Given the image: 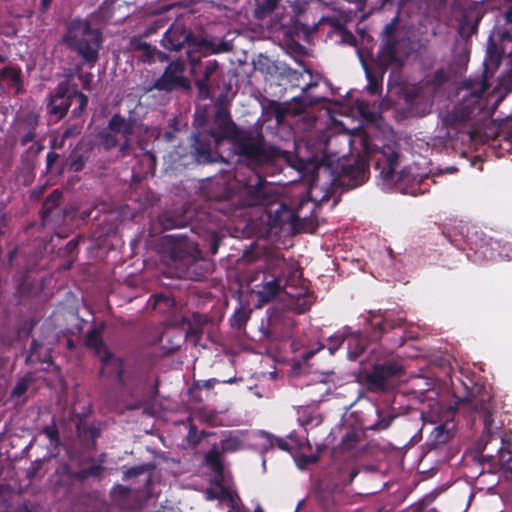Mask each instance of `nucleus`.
Instances as JSON below:
<instances>
[{
  "instance_id": "obj_1",
  "label": "nucleus",
  "mask_w": 512,
  "mask_h": 512,
  "mask_svg": "<svg viewBox=\"0 0 512 512\" xmlns=\"http://www.w3.org/2000/svg\"><path fill=\"white\" fill-rule=\"evenodd\" d=\"M358 140L361 142L364 156L359 157L353 166L343 168L344 175L352 182L351 187H357L366 180L367 162L372 160L380 171L385 188L394 187L398 192L412 196L427 191V184L424 182L427 174L420 172L417 165H410L398 173L395 172L398 165V154L394 146L385 145L378 149V145L372 143V140L364 136L362 132H357L354 135L353 142Z\"/></svg>"
},
{
  "instance_id": "obj_2",
  "label": "nucleus",
  "mask_w": 512,
  "mask_h": 512,
  "mask_svg": "<svg viewBox=\"0 0 512 512\" xmlns=\"http://www.w3.org/2000/svg\"><path fill=\"white\" fill-rule=\"evenodd\" d=\"M123 480L126 485H116L111 491L112 502L121 509H137L159 493V472L150 463L128 469Z\"/></svg>"
},
{
  "instance_id": "obj_3",
  "label": "nucleus",
  "mask_w": 512,
  "mask_h": 512,
  "mask_svg": "<svg viewBox=\"0 0 512 512\" xmlns=\"http://www.w3.org/2000/svg\"><path fill=\"white\" fill-rule=\"evenodd\" d=\"M215 122L218 128L211 135L215 146H220L221 142L227 139L236 154L246 157L253 163L259 164L268 158L262 137L238 130L224 109L216 113Z\"/></svg>"
},
{
  "instance_id": "obj_4",
  "label": "nucleus",
  "mask_w": 512,
  "mask_h": 512,
  "mask_svg": "<svg viewBox=\"0 0 512 512\" xmlns=\"http://www.w3.org/2000/svg\"><path fill=\"white\" fill-rule=\"evenodd\" d=\"M206 463L215 472L213 486L206 491L208 500H218L220 505L229 508L227 512H246L241 504V500L230 485V478L223 471L222 454L218 448L213 447L205 457ZM254 512H263L261 507H257Z\"/></svg>"
},
{
  "instance_id": "obj_5",
  "label": "nucleus",
  "mask_w": 512,
  "mask_h": 512,
  "mask_svg": "<svg viewBox=\"0 0 512 512\" xmlns=\"http://www.w3.org/2000/svg\"><path fill=\"white\" fill-rule=\"evenodd\" d=\"M487 88L488 86L483 80L477 81L472 86L460 88L458 94L461 98V103L452 112H448L443 116V122L446 125L455 126L475 118L487 105L484 99V93Z\"/></svg>"
},
{
  "instance_id": "obj_6",
  "label": "nucleus",
  "mask_w": 512,
  "mask_h": 512,
  "mask_svg": "<svg viewBox=\"0 0 512 512\" xmlns=\"http://www.w3.org/2000/svg\"><path fill=\"white\" fill-rule=\"evenodd\" d=\"M65 42L87 62L94 64L98 59L101 37L85 20H74L65 35Z\"/></svg>"
},
{
  "instance_id": "obj_7",
  "label": "nucleus",
  "mask_w": 512,
  "mask_h": 512,
  "mask_svg": "<svg viewBox=\"0 0 512 512\" xmlns=\"http://www.w3.org/2000/svg\"><path fill=\"white\" fill-rule=\"evenodd\" d=\"M273 279L268 281L259 296L264 301H269L284 288L294 289L300 283V271L289 265L282 258H275L270 266Z\"/></svg>"
},
{
  "instance_id": "obj_8",
  "label": "nucleus",
  "mask_w": 512,
  "mask_h": 512,
  "mask_svg": "<svg viewBox=\"0 0 512 512\" xmlns=\"http://www.w3.org/2000/svg\"><path fill=\"white\" fill-rule=\"evenodd\" d=\"M86 345L94 350L102 363L101 374L105 377H116L120 383H124L122 373L123 366L119 358L112 355L104 346L100 332L93 330L86 337Z\"/></svg>"
},
{
  "instance_id": "obj_9",
  "label": "nucleus",
  "mask_w": 512,
  "mask_h": 512,
  "mask_svg": "<svg viewBox=\"0 0 512 512\" xmlns=\"http://www.w3.org/2000/svg\"><path fill=\"white\" fill-rule=\"evenodd\" d=\"M136 129L135 124L116 115L110 120L108 130L102 134L104 145L108 149L118 146L123 152L133 142Z\"/></svg>"
},
{
  "instance_id": "obj_10",
  "label": "nucleus",
  "mask_w": 512,
  "mask_h": 512,
  "mask_svg": "<svg viewBox=\"0 0 512 512\" xmlns=\"http://www.w3.org/2000/svg\"><path fill=\"white\" fill-rule=\"evenodd\" d=\"M241 195L243 205L246 206L269 205L277 199L273 188L257 174L249 179V182L243 187Z\"/></svg>"
},
{
  "instance_id": "obj_11",
  "label": "nucleus",
  "mask_w": 512,
  "mask_h": 512,
  "mask_svg": "<svg viewBox=\"0 0 512 512\" xmlns=\"http://www.w3.org/2000/svg\"><path fill=\"white\" fill-rule=\"evenodd\" d=\"M401 371V365L388 361L382 365H376L373 371L365 375V380L371 390L386 389L389 386L390 378L398 375Z\"/></svg>"
},
{
  "instance_id": "obj_12",
  "label": "nucleus",
  "mask_w": 512,
  "mask_h": 512,
  "mask_svg": "<svg viewBox=\"0 0 512 512\" xmlns=\"http://www.w3.org/2000/svg\"><path fill=\"white\" fill-rule=\"evenodd\" d=\"M474 259L475 262L483 260L507 259L512 260V245L507 244L500 246L497 241L492 239L482 241L480 244L475 243Z\"/></svg>"
},
{
  "instance_id": "obj_13",
  "label": "nucleus",
  "mask_w": 512,
  "mask_h": 512,
  "mask_svg": "<svg viewBox=\"0 0 512 512\" xmlns=\"http://www.w3.org/2000/svg\"><path fill=\"white\" fill-rule=\"evenodd\" d=\"M183 72L184 65L182 62L177 61L170 63L163 76L156 82V87L166 91L186 87L187 81L183 76Z\"/></svg>"
},
{
  "instance_id": "obj_14",
  "label": "nucleus",
  "mask_w": 512,
  "mask_h": 512,
  "mask_svg": "<svg viewBox=\"0 0 512 512\" xmlns=\"http://www.w3.org/2000/svg\"><path fill=\"white\" fill-rule=\"evenodd\" d=\"M251 440V432L245 430L230 431L221 440L224 452H236L245 449Z\"/></svg>"
},
{
  "instance_id": "obj_15",
  "label": "nucleus",
  "mask_w": 512,
  "mask_h": 512,
  "mask_svg": "<svg viewBox=\"0 0 512 512\" xmlns=\"http://www.w3.org/2000/svg\"><path fill=\"white\" fill-rule=\"evenodd\" d=\"M71 104V96L67 95L64 88L60 86L57 92L50 97L48 110L51 114L61 118L66 114Z\"/></svg>"
},
{
  "instance_id": "obj_16",
  "label": "nucleus",
  "mask_w": 512,
  "mask_h": 512,
  "mask_svg": "<svg viewBox=\"0 0 512 512\" xmlns=\"http://www.w3.org/2000/svg\"><path fill=\"white\" fill-rule=\"evenodd\" d=\"M331 377L332 373H327L312 386L311 393L314 395L312 402L322 401L323 396L332 390L330 382H334V380Z\"/></svg>"
},
{
  "instance_id": "obj_17",
  "label": "nucleus",
  "mask_w": 512,
  "mask_h": 512,
  "mask_svg": "<svg viewBox=\"0 0 512 512\" xmlns=\"http://www.w3.org/2000/svg\"><path fill=\"white\" fill-rule=\"evenodd\" d=\"M185 39L186 36L183 33H180L178 30L171 29L164 34L161 43L164 48L177 51L182 48Z\"/></svg>"
},
{
  "instance_id": "obj_18",
  "label": "nucleus",
  "mask_w": 512,
  "mask_h": 512,
  "mask_svg": "<svg viewBox=\"0 0 512 512\" xmlns=\"http://www.w3.org/2000/svg\"><path fill=\"white\" fill-rule=\"evenodd\" d=\"M348 346V357L356 359L365 348V340L359 333H349L346 336Z\"/></svg>"
},
{
  "instance_id": "obj_19",
  "label": "nucleus",
  "mask_w": 512,
  "mask_h": 512,
  "mask_svg": "<svg viewBox=\"0 0 512 512\" xmlns=\"http://www.w3.org/2000/svg\"><path fill=\"white\" fill-rule=\"evenodd\" d=\"M274 441L275 439L273 436L264 431L251 432L250 443H253L262 452L272 448L274 446Z\"/></svg>"
},
{
  "instance_id": "obj_20",
  "label": "nucleus",
  "mask_w": 512,
  "mask_h": 512,
  "mask_svg": "<svg viewBox=\"0 0 512 512\" xmlns=\"http://www.w3.org/2000/svg\"><path fill=\"white\" fill-rule=\"evenodd\" d=\"M279 0H256L254 15L257 19H263L270 15L278 6Z\"/></svg>"
},
{
  "instance_id": "obj_21",
  "label": "nucleus",
  "mask_w": 512,
  "mask_h": 512,
  "mask_svg": "<svg viewBox=\"0 0 512 512\" xmlns=\"http://www.w3.org/2000/svg\"><path fill=\"white\" fill-rule=\"evenodd\" d=\"M194 148L197 153L198 161H200V162L214 161V158L211 155L210 146L202 145L200 143L199 136L194 137Z\"/></svg>"
},
{
  "instance_id": "obj_22",
  "label": "nucleus",
  "mask_w": 512,
  "mask_h": 512,
  "mask_svg": "<svg viewBox=\"0 0 512 512\" xmlns=\"http://www.w3.org/2000/svg\"><path fill=\"white\" fill-rule=\"evenodd\" d=\"M346 336V332H337L329 337L327 348L330 354H334L339 349L344 340H346Z\"/></svg>"
},
{
  "instance_id": "obj_23",
  "label": "nucleus",
  "mask_w": 512,
  "mask_h": 512,
  "mask_svg": "<svg viewBox=\"0 0 512 512\" xmlns=\"http://www.w3.org/2000/svg\"><path fill=\"white\" fill-rule=\"evenodd\" d=\"M73 102H76L78 104V106L74 108L73 113L75 115H79L87 106L88 98L83 93L74 92L73 96H71V103Z\"/></svg>"
},
{
  "instance_id": "obj_24",
  "label": "nucleus",
  "mask_w": 512,
  "mask_h": 512,
  "mask_svg": "<svg viewBox=\"0 0 512 512\" xmlns=\"http://www.w3.org/2000/svg\"><path fill=\"white\" fill-rule=\"evenodd\" d=\"M434 440L437 444L445 443L449 438V431L444 425H439L433 430Z\"/></svg>"
},
{
  "instance_id": "obj_25",
  "label": "nucleus",
  "mask_w": 512,
  "mask_h": 512,
  "mask_svg": "<svg viewBox=\"0 0 512 512\" xmlns=\"http://www.w3.org/2000/svg\"><path fill=\"white\" fill-rule=\"evenodd\" d=\"M29 382V376H26L22 378L20 381H18L12 392L13 397L22 396L27 391Z\"/></svg>"
},
{
  "instance_id": "obj_26",
  "label": "nucleus",
  "mask_w": 512,
  "mask_h": 512,
  "mask_svg": "<svg viewBox=\"0 0 512 512\" xmlns=\"http://www.w3.org/2000/svg\"><path fill=\"white\" fill-rule=\"evenodd\" d=\"M371 325L373 328H375L379 332L384 331L385 326H387V325L392 326V324H390V322H388V320L386 318H384V316L381 314L373 315Z\"/></svg>"
},
{
  "instance_id": "obj_27",
  "label": "nucleus",
  "mask_w": 512,
  "mask_h": 512,
  "mask_svg": "<svg viewBox=\"0 0 512 512\" xmlns=\"http://www.w3.org/2000/svg\"><path fill=\"white\" fill-rule=\"evenodd\" d=\"M440 411H441V406L438 403H436L432 406L431 413L427 416L423 414L422 417H423L424 421H428L430 423H435L437 421L442 420Z\"/></svg>"
},
{
  "instance_id": "obj_28",
  "label": "nucleus",
  "mask_w": 512,
  "mask_h": 512,
  "mask_svg": "<svg viewBox=\"0 0 512 512\" xmlns=\"http://www.w3.org/2000/svg\"><path fill=\"white\" fill-rule=\"evenodd\" d=\"M2 76L4 79L10 80L15 85H18L20 80V73L14 68H4L2 70Z\"/></svg>"
},
{
  "instance_id": "obj_29",
  "label": "nucleus",
  "mask_w": 512,
  "mask_h": 512,
  "mask_svg": "<svg viewBox=\"0 0 512 512\" xmlns=\"http://www.w3.org/2000/svg\"><path fill=\"white\" fill-rule=\"evenodd\" d=\"M364 69L366 72L367 79L369 81L367 89L371 94H377L379 91V83L376 78L372 76V74L368 71L367 67L364 65Z\"/></svg>"
},
{
  "instance_id": "obj_30",
  "label": "nucleus",
  "mask_w": 512,
  "mask_h": 512,
  "mask_svg": "<svg viewBox=\"0 0 512 512\" xmlns=\"http://www.w3.org/2000/svg\"><path fill=\"white\" fill-rule=\"evenodd\" d=\"M307 205V206H310V211H312L315 207V204L310 202L309 200H302L299 207L297 208V210L295 211V214H294V219L295 220H304V219H307V215L302 213V209L303 207Z\"/></svg>"
},
{
  "instance_id": "obj_31",
  "label": "nucleus",
  "mask_w": 512,
  "mask_h": 512,
  "mask_svg": "<svg viewBox=\"0 0 512 512\" xmlns=\"http://www.w3.org/2000/svg\"><path fill=\"white\" fill-rule=\"evenodd\" d=\"M246 318H247V316H246L245 311L239 310L232 317L231 324H232V326H236V327L240 328L242 326V324L246 321Z\"/></svg>"
},
{
  "instance_id": "obj_32",
  "label": "nucleus",
  "mask_w": 512,
  "mask_h": 512,
  "mask_svg": "<svg viewBox=\"0 0 512 512\" xmlns=\"http://www.w3.org/2000/svg\"><path fill=\"white\" fill-rule=\"evenodd\" d=\"M144 51L147 54L148 61H153L155 56H157L160 60H163V54L161 52H156V50L150 46H145Z\"/></svg>"
},
{
  "instance_id": "obj_33",
  "label": "nucleus",
  "mask_w": 512,
  "mask_h": 512,
  "mask_svg": "<svg viewBox=\"0 0 512 512\" xmlns=\"http://www.w3.org/2000/svg\"><path fill=\"white\" fill-rule=\"evenodd\" d=\"M81 131V127L80 126H77V125H74L68 129L65 130V132L63 133V140L69 138V137H72V136H75V135H78Z\"/></svg>"
},
{
  "instance_id": "obj_34",
  "label": "nucleus",
  "mask_w": 512,
  "mask_h": 512,
  "mask_svg": "<svg viewBox=\"0 0 512 512\" xmlns=\"http://www.w3.org/2000/svg\"><path fill=\"white\" fill-rule=\"evenodd\" d=\"M44 433L50 439L51 443H57L58 436H57L56 430H54L52 428H46L44 430Z\"/></svg>"
},
{
  "instance_id": "obj_35",
  "label": "nucleus",
  "mask_w": 512,
  "mask_h": 512,
  "mask_svg": "<svg viewBox=\"0 0 512 512\" xmlns=\"http://www.w3.org/2000/svg\"><path fill=\"white\" fill-rule=\"evenodd\" d=\"M323 347H324V346H323L322 344H318V346H317V348H316V349H312V350H309V351L304 352V353L302 354V358H303L305 361H306V360H308L309 358H311V357H312V355H313L316 351H318V350L322 349Z\"/></svg>"
},
{
  "instance_id": "obj_36",
  "label": "nucleus",
  "mask_w": 512,
  "mask_h": 512,
  "mask_svg": "<svg viewBox=\"0 0 512 512\" xmlns=\"http://www.w3.org/2000/svg\"><path fill=\"white\" fill-rule=\"evenodd\" d=\"M228 49H229V47H228L227 43H221L212 48V53L225 52V51H228Z\"/></svg>"
},
{
  "instance_id": "obj_37",
  "label": "nucleus",
  "mask_w": 512,
  "mask_h": 512,
  "mask_svg": "<svg viewBox=\"0 0 512 512\" xmlns=\"http://www.w3.org/2000/svg\"><path fill=\"white\" fill-rule=\"evenodd\" d=\"M274 445H277L283 451L289 450L287 442L283 439H275Z\"/></svg>"
},
{
  "instance_id": "obj_38",
  "label": "nucleus",
  "mask_w": 512,
  "mask_h": 512,
  "mask_svg": "<svg viewBox=\"0 0 512 512\" xmlns=\"http://www.w3.org/2000/svg\"><path fill=\"white\" fill-rule=\"evenodd\" d=\"M92 78H93V76L91 74H89V73L80 76V79L82 80V83H83L84 87L88 86V84L92 81Z\"/></svg>"
},
{
  "instance_id": "obj_39",
  "label": "nucleus",
  "mask_w": 512,
  "mask_h": 512,
  "mask_svg": "<svg viewBox=\"0 0 512 512\" xmlns=\"http://www.w3.org/2000/svg\"><path fill=\"white\" fill-rule=\"evenodd\" d=\"M60 193L55 190L52 194H51V199H49L47 202H46V206L49 205L50 201H53V205L55 204V202L60 198Z\"/></svg>"
},
{
  "instance_id": "obj_40",
  "label": "nucleus",
  "mask_w": 512,
  "mask_h": 512,
  "mask_svg": "<svg viewBox=\"0 0 512 512\" xmlns=\"http://www.w3.org/2000/svg\"><path fill=\"white\" fill-rule=\"evenodd\" d=\"M351 437H352L351 435H346V436L343 438V440H342V444H343V447H344V448H348V449H349V448H351V447H352V444L348 443V441H350Z\"/></svg>"
},
{
  "instance_id": "obj_41",
  "label": "nucleus",
  "mask_w": 512,
  "mask_h": 512,
  "mask_svg": "<svg viewBox=\"0 0 512 512\" xmlns=\"http://www.w3.org/2000/svg\"><path fill=\"white\" fill-rule=\"evenodd\" d=\"M216 67H217V64L215 62L209 64L206 67V76L208 77L216 69Z\"/></svg>"
},
{
  "instance_id": "obj_42",
  "label": "nucleus",
  "mask_w": 512,
  "mask_h": 512,
  "mask_svg": "<svg viewBox=\"0 0 512 512\" xmlns=\"http://www.w3.org/2000/svg\"><path fill=\"white\" fill-rule=\"evenodd\" d=\"M391 420H392V419L390 418V419H389V420H387V421H381V422H379V423L377 424V427H378L379 429H385V428H387V427L390 425Z\"/></svg>"
},
{
  "instance_id": "obj_43",
  "label": "nucleus",
  "mask_w": 512,
  "mask_h": 512,
  "mask_svg": "<svg viewBox=\"0 0 512 512\" xmlns=\"http://www.w3.org/2000/svg\"><path fill=\"white\" fill-rule=\"evenodd\" d=\"M37 345H38V344H37L36 342H34V343H33V346H32V348H31V353H30V355L28 356V360H29V361H33V360H34V352H35V350H36V348H37Z\"/></svg>"
},
{
  "instance_id": "obj_44",
  "label": "nucleus",
  "mask_w": 512,
  "mask_h": 512,
  "mask_svg": "<svg viewBox=\"0 0 512 512\" xmlns=\"http://www.w3.org/2000/svg\"><path fill=\"white\" fill-rule=\"evenodd\" d=\"M309 306H310V302H307L305 300L304 303L299 307V311L304 312L306 309H308Z\"/></svg>"
},
{
  "instance_id": "obj_45",
  "label": "nucleus",
  "mask_w": 512,
  "mask_h": 512,
  "mask_svg": "<svg viewBox=\"0 0 512 512\" xmlns=\"http://www.w3.org/2000/svg\"><path fill=\"white\" fill-rule=\"evenodd\" d=\"M286 294L291 298H298L300 293H293L292 291H286Z\"/></svg>"
},
{
  "instance_id": "obj_46",
  "label": "nucleus",
  "mask_w": 512,
  "mask_h": 512,
  "mask_svg": "<svg viewBox=\"0 0 512 512\" xmlns=\"http://www.w3.org/2000/svg\"><path fill=\"white\" fill-rule=\"evenodd\" d=\"M33 139V135L31 133H28L24 139H23V142H28V141H31Z\"/></svg>"
},
{
  "instance_id": "obj_47",
  "label": "nucleus",
  "mask_w": 512,
  "mask_h": 512,
  "mask_svg": "<svg viewBox=\"0 0 512 512\" xmlns=\"http://www.w3.org/2000/svg\"><path fill=\"white\" fill-rule=\"evenodd\" d=\"M392 29H393V25H392V24H389V25H387V26L385 27V32H386V33H390Z\"/></svg>"
},
{
  "instance_id": "obj_48",
  "label": "nucleus",
  "mask_w": 512,
  "mask_h": 512,
  "mask_svg": "<svg viewBox=\"0 0 512 512\" xmlns=\"http://www.w3.org/2000/svg\"><path fill=\"white\" fill-rule=\"evenodd\" d=\"M494 135H495V131H494V130H492V131H491V132H489V133L485 132V137H486V138L492 137V136H494Z\"/></svg>"
},
{
  "instance_id": "obj_49",
  "label": "nucleus",
  "mask_w": 512,
  "mask_h": 512,
  "mask_svg": "<svg viewBox=\"0 0 512 512\" xmlns=\"http://www.w3.org/2000/svg\"><path fill=\"white\" fill-rule=\"evenodd\" d=\"M51 0H42V4L44 7H47L49 5Z\"/></svg>"
},
{
  "instance_id": "obj_50",
  "label": "nucleus",
  "mask_w": 512,
  "mask_h": 512,
  "mask_svg": "<svg viewBox=\"0 0 512 512\" xmlns=\"http://www.w3.org/2000/svg\"><path fill=\"white\" fill-rule=\"evenodd\" d=\"M210 422L213 424V425H216L218 424L217 420L213 417L212 419H210Z\"/></svg>"
},
{
  "instance_id": "obj_51",
  "label": "nucleus",
  "mask_w": 512,
  "mask_h": 512,
  "mask_svg": "<svg viewBox=\"0 0 512 512\" xmlns=\"http://www.w3.org/2000/svg\"><path fill=\"white\" fill-rule=\"evenodd\" d=\"M300 420H301V422H302L303 424H309V421H308V420H303V419H300Z\"/></svg>"
},
{
  "instance_id": "obj_52",
  "label": "nucleus",
  "mask_w": 512,
  "mask_h": 512,
  "mask_svg": "<svg viewBox=\"0 0 512 512\" xmlns=\"http://www.w3.org/2000/svg\"><path fill=\"white\" fill-rule=\"evenodd\" d=\"M315 421H316V424H319L320 423V420L318 417L315 418Z\"/></svg>"
},
{
  "instance_id": "obj_53",
  "label": "nucleus",
  "mask_w": 512,
  "mask_h": 512,
  "mask_svg": "<svg viewBox=\"0 0 512 512\" xmlns=\"http://www.w3.org/2000/svg\"><path fill=\"white\" fill-rule=\"evenodd\" d=\"M140 146H141L142 149H145V147L143 146L142 141H140Z\"/></svg>"
},
{
  "instance_id": "obj_54",
  "label": "nucleus",
  "mask_w": 512,
  "mask_h": 512,
  "mask_svg": "<svg viewBox=\"0 0 512 512\" xmlns=\"http://www.w3.org/2000/svg\"><path fill=\"white\" fill-rule=\"evenodd\" d=\"M149 157H150L151 161H152V162H154V158H153V156H152V155H150Z\"/></svg>"
},
{
  "instance_id": "obj_55",
  "label": "nucleus",
  "mask_w": 512,
  "mask_h": 512,
  "mask_svg": "<svg viewBox=\"0 0 512 512\" xmlns=\"http://www.w3.org/2000/svg\"><path fill=\"white\" fill-rule=\"evenodd\" d=\"M385 2H389L390 0H384Z\"/></svg>"
},
{
  "instance_id": "obj_56",
  "label": "nucleus",
  "mask_w": 512,
  "mask_h": 512,
  "mask_svg": "<svg viewBox=\"0 0 512 512\" xmlns=\"http://www.w3.org/2000/svg\"><path fill=\"white\" fill-rule=\"evenodd\" d=\"M0 61H2V59H0Z\"/></svg>"
}]
</instances>
